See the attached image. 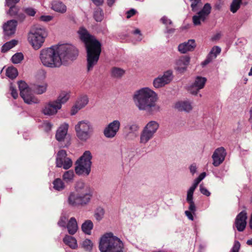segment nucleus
Wrapping results in <instances>:
<instances>
[{
    "label": "nucleus",
    "mask_w": 252,
    "mask_h": 252,
    "mask_svg": "<svg viewBox=\"0 0 252 252\" xmlns=\"http://www.w3.org/2000/svg\"><path fill=\"white\" fill-rule=\"evenodd\" d=\"M192 212H191V211H186L185 212V214H186V216L188 217V218L189 220H193V217L192 216Z\"/></svg>",
    "instance_id": "e2e57ef3"
},
{
    "label": "nucleus",
    "mask_w": 252,
    "mask_h": 252,
    "mask_svg": "<svg viewBox=\"0 0 252 252\" xmlns=\"http://www.w3.org/2000/svg\"><path fill=\"white\" fill-rule=\"evenodd\" d=\"M17 22L15 20H10L3 25L5 34L10 35L14 34L16 31Z\"/></svg>",
    "instance_id": "4be33fe9"
},
{
    "label": "nucleus",
    "mask_w": 252,
    "mask_h": 252,
    "mask_svg": "<svg viewBox=\"0 0 252 252\" xmlns=\"http://www.w3.org/2000/svg\"><path fill=\"white\" fill-rule=\"evenodd\" d=\"M173 107L180 111L189 112L192 109L190 102L187 100H181L175 102Z\"/></svg>",
    "instance_id": "412c9836"
},
{
    "label": "nucleus",
    "mask_w": 252,
    "mask_h": 252,
    "mask_svg": "<svg viewBox=\"0 0 252 252\" xmlns=\"http://www.w3.org/2000/svg\"><path fill=\"white\" fill-rule=\"evenodd\" d=\"M206 176V173L205 172L202 173L198 177L199 179V180H200L201 181Z\"/></svg>",
    "instance_id": "0e129e2a"
},
{
    "label": "nucleus",
    "mask_w": 252,
    "mask_h": 252,
    "mask_svg": "<svg viewBox=\"0 0 252 252\" xmlns=\"http://www.w3.org/2000/svg\"><path fill=\"white\" fill-rule=\"evenodd\" d=\"M74 177V174L73 171L68 170L66 171L63 176V180L66 182H72Z\"/></svg>",
    "instance_id": "c9c22d12"
},
{
    "label": "nucleus",
    "mask_w": 252,
    "mask_h": 252,
    "mask_svg": "<svg viewBox=\"0 0 252 252\" xmlns=\"http://www.w3.org/2000/svg\"><path fill=\"white\" fill-rule=\"evenodd\" d=\"M66 153L64 150L60 151L56 158V165L57 167H63L65 169H69L72 165V160L66 157Z\"/></svg>",
    "instance_id": "f8f14e48"
},
{
    "label": "nucleus",
    "mask_w": 252,
    "mask_h": 252,
    "mask_svg": "<svg viewBox=\"0 0 252 252\" xmlns=\"http://www.w3.org/2000/svg\"><path fill=\"white\" fill-rule=\"evenodd\" d=\"M194 190L195 189L190 188L189 190L188 191L187 197V202L193 201V194Z\"/></svg>",
    "instance_id": "a18cd8bd"
},
{
    "label": "nucleus",
    "mask_w": 252,
    "mask_h": 252,
    "mask_svg": "<svg viewBox=\"0 0 252 252\" xmlns=\"http://www.w3.org/2000/svg\"><path fill=\"white\" fill-rule=\"evenodd\" d=\"M136 13V11L133 9L130 10L129 11H128L126 14V17L127 18H130L131 16H133Z\"/></svg>",
    "instance_id": "bf43d9fd"
},
{
    "label": "nucleus",
    "mask_w": 252,
    "mask_h": 252,
    "mask_svg": "<svg viewBox=\"0 0 252 252\" xmlns=\"http://www.w3.org/2000/svg\"><path fill=\"white\" fill-rule=\"evenodd\" d=\"M81 247L85 251L90 252L94 247V244L90 240L85 239L81 243Z\"/></svg>",
    "instance_id": "2f4dec72"
},
{
    "label": "nucleus",
    "mask_w": 252,
    "mask_h": 252,
    "mask_svg": "<svg viewBox=\"0 0 252 252\" xmlns=\"http://www.w3.org/2000/svg\"><path fill=\"white\" fill-rule=\"evenodd\" d=\"M161 21L165 25L171 24L172 23L171 21L169 19H167L166 17H163L161 19Z\"/></svg>",
    "instance_id": "13d9d810"
},
{
    "label": "nucleus",
    "mask_w": 252,
    "mask_h": 252,
    "mask_svg": "<svg viewBox=\"0 0 252 252\" xmlns=\"http://www.w3.org/2000/svg\"><path fill=\"white\" fill-rule=\"evenodd\" d=\"M104 210L101 207L97 208L95 211L94 216L97 220H100L103 218Z\"/></svg>",
    "instance_id": "4c0bfd02"
},
{
    "label": "nucleus",
    "mask_w": 252,
    "mask_h": 252,
    "mask_svg": "<svg viewBox=\"0 0 252 252\" xmlns=\"http://www.w3.org/2000/svg\"><path fill=\"white\" fill-rule=\"evenodd\" d=\"M129 128L131 132H134L138 129L139 126L137 124L132 123L129 125Z\"/></svg>",
    "instance_id": "603ef678"
},
{
    "label": "nucleus",
    "mask_w": 252,
    "mask_h": 252,
    "mask_svg": "<svg viewBox=\"0 0 252 252\" xmlns=\"http://www.w3.org/2000/svg\"><path fill=\"white\" fill-rule=\"evenodd\" d=\"M190 58L187 56L181 57L176 63L175 68L180 73L184 72L189 64Z\"/></svg>",
    "instance_id": "6ab92c4d"
},
{
    "label": "nucleus",
    "mask_w": 252,
    "mask_h": 252,
    "mask_svg": "<svg viewBox=\"0 0 252 252\" xmlns=\"http://www.w3.org/2000/svg\"><path fill=\"white\" fill-rule=\"evenodd\" d=\"M188 202L189 204V210H190V211L192 212V213H194L195 211V206L194 205L193 201H188Z\"/></svg>",
    "instance_id": "6e6d98bb"
},
{
    "label": "nucleus",
    "mask_w": 252,
    "mask_h": 252,
    "mask_svg": "<svg viewBox=\"0 0 252 252\" xmlns=\"http://www.w3.org/2000/svg\"><path fill=\"white\" fill-rule=\"evenodd\" d=\"M76 54L77 51L73 46L66 44H58L41 49L39 59L43 66L56 68L73 60Z\"/></svg>",
    "instance_id": "f257e3e1"
},
{
    "label": "nucleus",
    "mask_w": 252,
    "mask_h": 252,
    "mask_svg": "<svg viewBox=\"0 0 252 252\" xmlns=\"http://www.w3.org/2000/svg\"><path fill=\"white\" fill-rule=\"evenodd\" d=\"M20 95L25 103L29 104L37 103L38 99L33 94L31 89L28 84L23 81L18 82Z\"/></svg>",
    "instance_id": "1a4fd4ad"
},
{
    "label": "nucleus",
    "mask_w": 252,
    "mask_h": 252,
    "mask_svg": "<svg viewBox=\"0 0 252 252\" xmlns=\"http://www.w3.org/2000/svg\"><path fill=\"white\" fill-rule=\"evenodd\" d=\"M172 72L168 70L164 72L162 76L156 78L153 82V85L156 88H159L168 84L172 79Z\"/></svg>",
    "instance_id": "dca6fc26"
},
{
    "label": "nucleus",
    "mask_w": 252,
    "mask_h": 252,
    "mask_svg": "<svg viewBox=\"0 0 252 252\" xmlns=\"http://www.w3.org/2000/svg\"><path fill=\"white\" fill-rule=\"evenodd\" d=\"M242 0H233L230 7V10L235 13L240 8Z\"/></svg>",
    "instance_id": "58836bf2"
},
{
    "label": "nucleus",
    "mask_w": 252,
    "mask_h": 252,
    "mask_svg": "<svg viewBox=\"0 0 252 252\" xmlns=\"http://www.w3.org/2000/svg\"><path fill=\"white\" fill-rule=\"evenodd\" d=\"M76 194H79L80 193L86 192V189H90L88 187L85 186L84 183L79 182L77 183L76 186Z\"/></svg>",
    "instance_id": "473e14b6"
},
{
    "label": "nucleus",
    "mask_w": 252,
    "mask_h": 252,
    "mask_svg": "<svg viewBox=\"0 0 252 252\" xmlns=\"http://www.w3.org/2000/svg\"><path fill=\"white\" fill-rule=\"evenodd\" d=\"M191 1V6L193 11L197 10L201 5V0H190Z\"/></svg>",
    "instance_id": "79ce46f5"
},
{
    "label": "nucleus",
    "mask_w": 252,
    "mask_h": 252,
    "mask_svg": "<svg viewBox=\"0 0 252 252\" xmlns=\"http://www.w3.org/2000/svg\"><path fill=\"white\" fill-rule=\"evenodd\" d=\"M120 126V122L119 120H114L110 123L104 129V135L108 138H114L118 132Z\"/></svg>",
    "instance_id": "9b49d317"
},
{
    "label": "nucleus",
    "mask_w": 252,
    "mask_h": 252,
    "mask_svg": "<svg viewBox=\"0 0 252 252\" xmlns=\"http://www.w3.org/2000/svg\"><path fill=\"white\" fill-rule=\"evenodd\" d=\"M98 247L101 252H123V243L112 233L107 232L100 238Z\"/></svg>",
    "instance_id": "20e7f679"
},
{
    "label": "nucleus",
    "mask_w": 252,
    "mask_h": 252,
    "mask_svg": "<svg viewBox=\"0 0 252 252\" xmlns=\"http://www.w3.org/2000/svg\"><path fill=\"white\" fill-rule=\"evenodd\" d=\"M67 220V218L65 216H61L59 222L58 224L60 226L65 227L66 224V221Z\"/></svg>",
    "instance_id": "49530a36"
},
{
    "label": "nucleus",
    "mask_w": 252,
    "mask_h": 252,
    "mask_svg": "<svg viewBox=\"0 0 252 252\" xmlns=\"http://www.w3.org/2000/svg\"><path fill=\"white\" fill-rule=\"evenodd\" d=\"M220 51L221 49L219 47L215 46L212 48L210 56H212L213 58H216L217 55L220 53Z\"/></svg>",
    "instance_id": "c03bdc74"
},
{
    "label": "nucleus",
    "mask_w": 252,
    "mask_h": 252,
    "mask_svg": "<svg viewBox=\"0 0 252 252\" xmlns=\"http://www.w3.org/2000/svg\"><path fill=\"white\" fill-rule=\"evenodd\" d=\"M220 33H218L216 35H215V36H214L212 38V39L213 40H216L219 39L220 38Z\"/></svg>",
    "instance_id": "338daca9"
},
{
    "label": "nucleus",
    "mask_w": 252,
    "mask_h": 252,
    "mask_svg": "<svg viewBox=\"0 0 252 252\" xmlns=\"http://www.w3.org/2000/svg\"><path fill=\"white\" fill-rule=\"evenodd\" d=\"M75 130L78 138L82 141H86L91 136L92 127L89 122L81 121L75 125Z\"/></svg>",
    "instance_id": "6e6552de"
},
{
    "label": "nucleus",
    "mask_w": 252,
    "mask_h": 252,
    "mask_svg": "<svg viewBox=\"0 0 252 252\" xmlns=\"http://www.w3.org/2000/svg\"><path fill=\"white\" fill-rule=\"evenodd\" d=\"M247 218V214L244 211L241 212L237 216L235 225L238 231H242L245 228Z\"/></svg>",
    "instance_id": "aec40b11"
},
{
    "label": "nucleus",
    "mask_w": 252,
    "mask_h": 252,
    "mask_svg": "<svg viewBox=\"0 0 252 252\" xmlns=\"http://www.w3.org/2000/svg\"><path fill=\"white\" fill-rule=\"evenodd\" d=\"M210 61H211V60L210 59V57H209L205 61H204L202 63V65L203 66H204V65L207 64Z\"/></svg>",
    "instance_id": "774afa93"
},
{
    "label": "nucleus",
    "mask_w": 252,
    "mask_h": 252,
    "mask_svg": "<svg viewBox=\"0 0 252 252\" xmlns=\"http://www.w3.org/2000/svg\"><path fill=\"white\" fill-rule=\"evenodd\" d=\"M68 129V125L64 123L61 125L57 130L56 137L58 141H62L64 140L65 136L67 134Z\"/></svg>",
    "instance_id": "5701e85b"
},
{
    "label": "nucleus",
    "mask_w": 252,
    "mask_h": 252,
    "mask_svg": "<svg viewBox=\"0 0 252 252\" xmlns=\"http://www.w3.org/2000/svg\"><path fill=\"white\" fill-rule=\"evenodd\" d=\"M25 12L27 14L32 16H34L36 13L35 10L32 8H27Z\"/></svg>",
    "instance_id": "5fc2aeb1"
},
{
    "label": "nucleus",
    "mask_w": 252,
    "mask_h": 252,
    "mask_svg": "<svg viewBox=\"0 0 252 252\" xmlns=\"http://www.w3.org/2000/svg\"><path fill=\"white\" fill-rule=\"evenodd\" d=\"M200 182H201V181L199 180V179L197 178V179H196L194 180L193 185H192V186L190 188L193 189H195L196 188V187H197L198 185L199 184V183Z\"/></svg>",
    "instance_id": "052dcab7"
},
{
    "label": "nucleus",
    "mask_w": 252,
    "mask_h": 252,
    "mask_svg": "<svg viewBox=\"0 0 252 252\" xmlns=\"http://www.w3.org/2000/svg\"><path fill=\"white\" fill-rule=\"evenodd\" d=\"M10 90L11 91V94L12 96V97L16 99L17 98L18 96V94L17 93V90L14 88L12 86H10Z\"/></svg>",
    "instance_id": "3c124183"
},
{
    "label": "nucleus",
    "mask_w": 252,
    "mask_h": 252,
    "mask_svg": "<svg viewBox=\"0 0 252 252\" xmlns=\"http://www.w3.org/2000/svg\"><path fill=\"white\" fill-rule=\"evenodd\" d=\"M23 58L24 56L22 53H17L12 56L11 60L13 63H18L23 60Z\"/></svg>",
    "instance_id": "a19ab883"
},
{
    "label": "nucleus",
    "mask_w": 252,
    "mask_h": 252,
    "mask_svg": "<svg viewBox=\"0 0 252 252\" xmlns=\"http://www.w3.org/2000/svg\"><path fill=\"white\" fill-rule=\"evenodd\" d=\"M69 97V92L63 91L60 93L57 99L55 100V101H58V102L61 104V107L62 108V104L67 102Z\"/></svg>",
    "instance_id": "cd10ccee"
},
{
    "label": "nucleus",
    "mask_w": 252,
    "mask_h": 252,
    "mask_svg": "<svg viewBox=\"0 0 252 252\" xmlns=\"http://www.w3.org/2000/svg\"><path fill=\"white\" fill-rule=\"evenodd\" d=\"M53 19V16L51 15H42L39 18L40 20L43 22H49Z\"/></svg>",
    "instance_id": "09e8293b"
},
{
    "label": "nucleus",
    "mask_w": 252,
    "mask_h": 252,
    "mask_svg": "<svg viewBox=\"0 0 252 252\" xmlns=\"http://www.w3.org/2000/svg\"><path fill=\"white\" fill-rule=\"evenodd\" d=\"M78 32L86 47L88 70H92L99 59L101 52V44L84 28H80Z\"/></svg>",
    "instance_id": "7ed1b4c3"
},
{
    "label": "nucleus",
    "mask_w": 252,
    "mask_h": 252,
    "mask_svg": "<svg viewBox=\"0 0 252 252\" xmlns=\"http://www.w3.org/2000/svg\"><path fill=\"white\" fill-rule=\"evenodd\" d=\"M48 36V32L44 28L33 27L28 34V41L35 50L41 48Z\"/></svg>",
    "instance_id": "39448f33"
},
{
    "label": "nucleus",
    "mask_w": 252,
    "mask_h": 252,
    "mask_svg": "<svg viewBox=\"0 0 252 252\" xmlns=\"http://www.w3.org/2000/svg\"><path fill=\"white\" fill-rule=\"evenodd\" d=\"M61 109V104L55 100L45 104L42 108V112L46 115H54Z\"/></svg>",
    "instance_id": "2eb2a0df"
},
{
    "label": "nucleus",
    "mask_w": 252,
    "mask_h": 252,
    "mask_svg": "<svg viewBox=\"0 0 252 252\" xmlns=\"http://www.w3.org/2000/svg\"><path fill=\"white\" fill-rule=\"evenodd\" d=\"M47 84L45 82L35 84L33 87L34 91L37 94H42L47 90Z\"/></svg>",
    "instance_id": "c85d7f7f"
},
{
    "label": "nucleus",
    "mask_w": 252,
    "mask_h": 252,
    "mask_svg": "<svg viewBox=\"0 0 252 252\" xmlns=\"http://www.w3.org/2000/svg\"><path fill=\"white\" fill-rule=\"evenodd\" d=\"M133 99L140 110L146 111L152 115L160 110V106L157 103V94L149 88L145 87L135 91Z\"/></svg>",
    "instance_id": "f03ea898"
},
{
    "label": "nucleus",
    "mask_w": 252,
    "mask_h": 252,
    "mask_svg": "<svg viewBox=\"0 0 252 252\" xmlns=\"http://www.w3.org/2000/svg\"><path fill=\"white\" fill-rule=\"evenodd\" d=\"M93 226V222L90 220H87L82 224V230L85 234L90 235Z\"/></svg>",
    "instance_id": "c756f323"
},
{
    "label": "nucleus",
    "mask_w": 252,
    "mask_h": 252,
    "mask_svg": "<svg viewBox=\"0 0 252 252\" xmlns=\"http://www.w3.org/2000/svg\"><path fill=\"white\" fill-rule=\"evenodd\" d=\"M211 9V7L209 4H205L202 10L193 17L192 20L194 24L195 25H199L201 24V22L204 21L206 17L210 14Z\"/></svg>",
    "instance_id": "4468645a"
},
{
    "label": "nucleus",
    "mask_w": 252,
    "mask_h": 252,
    "mask_svg": "<svg viewBox=\"0 0 252 252\" xmlns=\"http://www.w3.org/2000/svg\"><path fill=\"white\" fill-rule=\"evenodd\" d=\"M52 125L50 123L48 122H45L42 124V127L44 128V129L48 131L52 128Z\"/></svg>",
    "instance_id": "8fccbe9b"
},
{
    "label": "nucleus",
    "mask_w": 252,
    "mask_h": 252,
    "mask_svg": "<svg viewBox=\"0 0 252 252\" xmlns=\"http://www.w3.org/2000/svg\"><path fill=\"white\" fill-rule=\"evenodd\" d=\"M51 8L54 11L63 14L66 12L67 10L66 6L62 2L60 1H54L52 3Z\"/></svg>",
    "instance_id": "393cba45"
},
{
    "label": "nucleus",
    "mask_w": 252,
    "mask_h": 252,
    "mask_svg": "<svg viewBox=\"0 0 252 252\" xmlns=\"http://www.w3.org/2000/svg\"><path fill=\"white\" fill-rule=\"evenodd\" d=\"M18 44V41L15 39L12 40L9 42L5 43L2 47L1 51L2 52H6L10 49L14 47Z\"/></svg>",
    "instance_id": "7c9ffc66"
},
{
    "label": "nucleus",
    "mask_w": 252,
    "mask_h": 252,
    "mask_svg": "<svg viewBox=\"0 0 252 252\" xmlns=\"http://www.w3.org/2000/svg\"><path fill=\"white\" fill-rule=\"evenodd\" d=\"M92 0L96 5H100L103 1V0Z\"/></svg>",
    "instance_id": "69168bd1"
},
{
    "label": "nucleus",
    "mask_w": 252,
    "mask_h": 252,
    "mask_svg": "<svg viewBox=\"0 0 252 252\" xmlns=\"http://www.w3.org/2000/svg\"><path fill=\"white\" fill-rule=\"evenodd\" d=\"M240 244L238 242H235L232 250V252H238Z\"/></svg>",
    "instance_id": "4d7b16f0"
},
{
    "label": "nucleus",
    "mask_w": 252,
    "mask_h": 252,
    "mask_svg": "<svg viewBox=\"0 0 252 252\" xmlns=\"http://www.w3.org/2000/svg\"><path fill=\"white\" fill-rule=\"evenodd\" d=\"M54 188L55 189L61 190L64 189V186L61 179H56L53 182Z\"/></svg>",
    "instance_id": "ea45409f"
},
{
    "label": "nucleus",
    "mask_w": 252,
    "mask_h": 252,
    "mask_svg": "<svg viewBox=\"0 0 252 252\" xmlns=\"http://www.w3.org/2000/svg\"><path fill=\"white\" fill-rule=\"evenodd\" d=\"M86 192L76 194L75 192H72L68 197V203L72 206L79 205H85L88 203L92 196L90 189H86Z\"/></svg>",
    "instance_id": "9d476101"
},
{
    "label": "nucleus",
    "mask_w": 252,
    "mask_h": 252,
    "mask_svg": "<svg viewBox=\"0 0 252 252\" xmlns=\"http://www.w3.org/2000/svg\"><path fill=\"white\" fill-rule=\"evenodd\" d=\"M195 47V43L193 40H189L188 42H185L181 44L178 46L179 51L185 53L188 51L192 50Z\"/></svg>",
    "instance_id": "b1692460"
},
{
    "label": "nucleus",
    "mask_w": 252,
    "mask_h": 252,
    "mask_svg": "<svg viewBox=\"0 0 252 252\" xmlns=\"http://www.w3.org/2000/svg\"><path fill=\"white\" fill-rule=\"evenodd\" d=\"M206 79L204 77L198 76L196 78L194 82L190 87L189 91L192 94H196L199 91L204 87Z\"/></svg>",
    "instance_id": "a211bd4d"
},
{
    "label": "nucleus",
    "mask_w": 252,
    "mask_h": 252,
    "mask_svg": "<svg viewBox=\"0 0 252 252\" xmlns=\"http://www.w3.org/2000/svg\"><path fill=\"white\" fill-rule=\"evenodd\" d=\"M92 156L89 151H85L76 162L75 172L78 175H88L91 171Z\"/></svg>",
    "instance_id": "423d86ee"
},
{
    "label": "nucleus",
    "mask_w": 252,
    "mask_h": 252,
    "mask_svg": "<svg viewBox=\"0 0 252 252\" xmlns=\"http://www.w3.org/2000/svg\"><path fill=\"white\" fill-rule=\"evenodd\" d=\"M19 0H6V5L10 7L8 11L9 14L13 15L15 13H12V11L15 9L17 10V7L15 6V4L18 2Z\"/></svg>",
    "instance_id": "72a5a7b5"
},
{
    "label": "nucleus",
    "mask_w": 252,
    "mask_h": 252,
    "mask_svg": "<svg viewBox=\"0 0 252 252\" xmlns=\"http://www.w3.org/2000/svg\"><path fill=\"white\" fill-rule=\"evenodd\" d=\"M63 241L66 245L71 249H75L78 247L76 240L71 236L66 235Z\"/></svg>",
    "instance_id": "bb28decb"
},
{
    "label": "nucleus",
    "mask_w": 252,
    "mask_h": 252,
    "mask_svg": "<svg viewBox=\"0 0 252 252\" xmlns=\"http://www.w3.org/2000/svg\"><path fill=\"white\" fill-rule=\"evenodd\" d=\"M125 72V71L124 69L116 67L112 68L111 70L112 76L117 78L122 77L124 74Z\"/></svg>",
    "instance_id": "e433bc0d"
},
{
    "label": "nucleus",
    "mask_w": 252,
    "mask_h": 252,
    "mask_svg": "<svg viewBox=\"0 0 252 252\" xmlns=\"http://www.w3.org/2000/svg\"><path fill=\"white\" fill-rule=\"evenodd\" d=\"M190 172L192 174H194L196 172V166L195 164H192L189 167Z\"/></svg>",
    "instance_id": "680f3d73"
},
{
    "label": "nucleus",
    "mask_w": 252,
    "mask_h": 252,
    "mask_svg": "<svg viewBox=\"0 0 252 252\" xmlns=\"http://www.w3.org/2000/svg\"><path fill=\"white\" fill-rule=\"evenodd\" d=\"M134 35L137 37V40L140 41L142 39V35L140 33V32L138 29H136L133 31V32Z\"/></svg>",
    "instance_id": "864d4df0"
},
{
    "label": "nucleus",
    "mask_w": 252,
    "mask_h": 252,
    "mask_svg": "<svg viewBox=\"0 0 252 252\" xmlns=\"http://www.w3.org/2000/svg\"><path fill=\"white\" fill-rule=\"evenodd\" d=\"M89 102V98L86 94H83L78 97L75 103L71 110V114L73 115L80 109L84 108Z\"/></svg>",
    "instance_id": "f3484780"
},
{
    "label": "nucleus",
    "mask_w": 252,
    "mask_h": 252,
    "mask_svg": "<svg viewBox=\"0 0 252 252\" xmlns=\"http://www.w3.org/2000/svg\"><path fill=\"white\" fill-rule=\"evenodd\" d=\"M226 156V152L223 147L217 148L212 156L213 165L217 167L221 164L224 160Z\"/></svg>",
    "instance_id": "ddd939ff"
},
{
    "label": "nucleus",
    "mask_w": 252,
    "mask_h": 252,
    "mask_svg": "<svg viewBox=\"0 0 252 252\" xmlns=\"http://www.w3.org/2000/svg\"><path fill=\"white\" fill-rule=\"evenodd\" d=\"M200 191L201 193L205 195H206L207 196H209L210 195V192L202 185H201L200 186Z\"/></svg>",
    "instance_id": "de8ad7c7"
},
{
    "label": "nucleus",
    "mask_w": 252,
    "mask_h": 252,
    "mask_svg": "<svg viewBox=\"0 0 252 252\" xmlns=\"http://www.w3.org/2000/svg\"><path fill=\"white\" fill-rule=\"evenodd\" d=\"M6 74L10 78H15L18 75L17 69L14 67H8L6 71Z\"/></svg>",
    "instance_id": "f704fd0d"
},
{
    "label": "nucleus",
    "mask_w": 252,
    "mask_h": 252,
    "mask_svg": "<svg viewBox=\"0 0 252 252\" xmlns=\"http://www.w3.org/2000/svg\"><path fill=\"white\" fill-rule=\"evenodd\" d=\"M66 228L68 233L71 235H73L77 232L78 227L75 218L72 217L70 219L66 225Z\"/></svg>",
    "instance_id": "a878e982"
},
{
    "label": "nucleus",
    "mask_w": 252,
    "mask_h": 252,
    "mask_svg": "<svg viewBox=\"0 0 252 252\" xmlns=\"http://www.w3.org/2000/svg\"><path fill=\"white\" fill-rule=\"evenodd\" d=\"M159 127V124L157 121L151 120L148 122L140 133V143L142 144L147 143L154 137Z\"/></svg>",
    "instance_id": "0eeeda50"
},
{
    "label": "nucleus",
    "mask_w": 252,
    "mask_h": 252,
    "mask_svg": "<svg viewBox=\"0 0 252 252\" xmlns=\"http://www.w3.org/2000/svg\"><path fill=\"white\" fill-rule=\"evenodd\" d=\"M94 18L96 21H101L103 19L102 11L97 9L94 13Z\"/></svg>",
    "instance_id": "37998d69"
}]
</instances>
